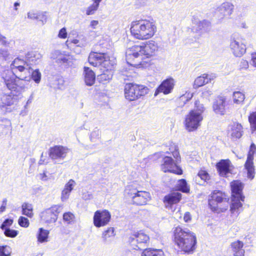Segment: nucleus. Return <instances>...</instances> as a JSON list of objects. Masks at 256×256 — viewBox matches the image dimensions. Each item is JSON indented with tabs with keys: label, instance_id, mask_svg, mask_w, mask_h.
<instances>
[{
	"label": "nucleus",
	"instance_id": "nucleus-1",
	"mask_svg": "<svg viewBox=\"0 0 256 256\" xmlns=\"http://www.w3.org/2000/svg\"><path fill=\"white\" fill-rule=\"evenodd\" d=\"M12 78L13 75L10 72L2 75V80L10 92L0 94V108L6 112L12 110L22 97V93L28 89L26 84L22 83V81H14Z\"/></svg>",
	"mask_w": 256,
	"mask_h": 256
},
{
	"label": "nucleus",
	"instance_id": "nucleus-2",
	"mask_svg": "<svg viewBox=\"0 0 256 256\" xmlns=\"http://www.w3.org/2000/svg\"><path fill=\"white\" fill-rule=\"evenodd\" d=\"M88 62L94 66H100L102 73L98 78L101 82L105 83L112 79V68L116 64L114 57L110 56L106 54L92 52L88 56Z\"/></svg>",
	"mask_w": 256,
	"mask_h": 256
},
{
	"label": "nucleus",
	"instance_id": "nucleus-3",
	"mask_svg": "<svg viewBox=\"0 0 256 256\" xmlns=\"http://www.w3.org/2000/svg\"><path fill=\"white\" fill-rule=\"evenodd\" d=\"M132 36L140 40H148L152 37L156 32L155 23L150 20L134 21L130 28Z\"/></svg>",
	"mask_w": 256,
	"mask_h": 256
},
{
	"label": "nucleus",
	"instance_id": "nucleus-4",
	"mask_svg": "<svg viewBox=\"0 0 256 256\" xmlns=\"http://www.w3.org/2000/svg\"><path fill=\"white\" fill-rule=\"evenodd\" d=\"M11 70H6L1 74V78H2V75L4 73L10 72L13 75V78L14 81H22L23 84H26L30 81V78L28 76L32 68L28 66L26 60H24L18 58L14 60L10 64Z\"/></svg>",
	"mask_w": 256,
	"mask_h": 256
},
{
	"label": "nucleus",
	"instance_id": "nucleus-5",
	"mask_svg": "<svg viewBox=\"0 0 256 256\" xmlns=\"http://www.w3.org/2000/svg\"><path fill=\"white\" fill-rule=\"evenodd\" d=\"M194 108L186 116L184 120L186 128L188 132L196 130L200 126L203 120L202 114L205 108L199 101H196Z\"/></svg>",
	"mask_w": 256,
	"mask_h": 256
},
{
	"label": "nucleus",
	"instance_id": "nucleus-6",
	"mask_svg": "<svg viewBox=\"0 0 256 256\" xmlns=\"http://www.w3.org/2000/svg\"><path fill=\"white\" fill-rule=\"evenodd\" d=\"M127 64L134 68H146L148 61L144 58L142 49L140 45H134L128 48L126 51Z\"/></svg>",
	"mask_w": 256,
	"mask_h": 256
},
{
	"label": "nucleus",
	"instance_id": "nucleus-7",
	"mask_svg": "<svg viewBox=\"0 0 256 256\" xmlns=\"http://www.w3.org/2000/svg\"><path fill=\"white\" fill-rule=\"evenodd\" d=\"M208 204L212 211L217 213L224 212L228 208V198L225 193L220 190H214L211 194Z\"/></svg>",
	"mask_w": 256,
	"mask_h": 256
},
{
	"label": "nucleus",
	"instance_id": "nucleus-8",
	"mask_svg": "<svg viewBox=\"0 0 256 256\" xmlns=\"http://www.w3.org/2000/svg\"><path fill=\"white\" fill-rule=\"evenodd\" d=\"M148 92L149 89L147 86L136 84H127L124 88L125 97L130 101L138 100Z\"/></svg>",
	"mask_w": 256,
	"mask_h": 256
},
{
	"label": "nucleus",
	"instance_id": "nucleus-9",
	"mask_svg": "<svg viewBox=\"0 0 256 256\" xmlns=\"http://www.w3.org/2000/svg\"><path fill=\"white\" fill-rule=\"evenodd\" d=\"M126 196L132 199L134 204L136 205H145L150 200V194L146 191L138 190L128 186L125 190Z\"/></svg>",
	"mask_w": 256,
	"mask_h": 256
},
{
	"label": "nucleus",
	"instance_id": "nucleus-10",
	"mask_svg": "<svg viewBox=\"0 0 256 256\" xmlns=\"http://www.w3.org/2000/svg\"><path fill=\"white\" fill-rule=\"evenodd\" d=\"M230 47L232 54L236 57H241L246 52V41L242 36L234 34L230 40Z\"/></svg>",
	"mask_w": 256,
	"mask_h": 256
},
{
	"label": "nucleus",
	"instance_id": "nucleus-11",
	"mask_svg": "<svg viewBox=\"0 0 256 256\" xmlns=\"http://www.w3.org/2000/svg\"><path fill=\"white\" fill-rule=\"evenodd\" d=\"M51 58L58 64L65 67L72 66L74 64V58L66 52L56 50L52 52Z\"/></svg>",
	"mask_w": 256,
	"mask_h": 256
},
{
	"label": "nucleus",
	"instance_id": "nucleus-12",
	"mask_svg": "<svg viewBox=\"0 0 256 256\" xmlns=\"http://www.w3.org/2000/svg\"><path fill=\"white\" fill-rule=\"evenodd\" d=\"M62 205H54L46 209L40 214L42 220L46 224L55 222L58 219V214L62 210Z\"/></svg>",
	"mask_w": 256,
	"mask_h": 256
},
{
	"label": "nucleus",
	"instance_id": "nucleus-13",
	"mask_svg": "<svg viewBox=\"0 0 256 256\" xmlns=\"http://www.w3.org/2000/svg\"><path fill=\"white\" fill-rule=\"evenodd\" d=\"M162 162L161 170L164 172H170L177 174H182V170L178 166L179 162H176V160L174 161L171 157L164 156Z\"/></svg>",
	"mask_w": 256,
	"mask_h": 256
},
{
	"label": "nucleus",
	"instance_id": "nucleus-14",
	"mask_svg": "<svg viewBox=\"0 0 256 256\" xmlns=\"http://www.w3.org/2000/svg\"><path fill=\"white\" fill-rule=\"evenodd\" d=\"M111 219V214L108 210H96L94 216L93 222L96 228H100L107 225Z\"/></svg>",
	"mask_w": 256,
	"mask_h": 256
},
{
	"label": "nucleus",
	"instance_id": "nucleus-15",
	"mask_svg": "<svg viewBox=\"0 0 256 256\" xmlns=\"http://www.w3.org/2000/svg\"><path fill=\"white\" fill-rule=\"evenodd\" d=\"M216 166L219 175L222 177L227 178L232 174L234 166L228 159L220 160Z\"/></svg>",
	"mask_w": 256,
	"mask_h": 256
},
{
	"label": "nucleus",
	"instance_id": "nucleus-16",
	"mask_svg": "<svg viewBox=\"0 0 256 256\" xmlns=\"http://www.w3.org/2000/svg\"><path fill=\"white\" fill-rule=\"evenodd\" d=\"M256 146L254 144H252L248 152L247 159L244 164L247 170L248 177L250 179L254 178V156L256 152Z\"/></svg>",
	"mask_w": 256,
	"mask_h": 256
},
{
	"label": "nucleus",
	"instance_id": "nucleus-17",
	"mask_svg": "<svg viewBox=\"0 0 256 256\" xmlns=\"http://www.w3.org/2000/svg\"><path fill=\"white\" fill-rule=\"evenodd\" d=\"M212 29L210 22L206 20H200L194 18L192 20L191 30L194 32H208Z\"/></svg>",
	"mask_w": 256,
	"mask_h": 256
},
{
	"label": "nucleus",
	"instance_id": "nucleus-18",
	"mask_svg": "<svg viewBox=\"0 0 256 256\" xmlns=\"http://www.w3.org/2000/svg\"><path fill=\"white\" fill-rule=\"evenodd\" d=\"M140 46L142 49L144 58L146 60L148 61V66L150 64V58L158 50L157 44L153 40H150L146 43H142Z\"/></svg>",
	"mask_w": 256,
	"mask_h": 256
},
{
	"label": "nucleus",
	"instance_id": "nucleus-19",
	"mask_svg": "<svg viewBox=\"0 0 256 256\" xmlns=\"http://www.w3.org/2000/svg\"><path fill=\"white\" fill-rule=\"evenodd\" d=\"M175 84V80L172 78H168L164 80L156 88L154 96L162 92L164 94H168L172 92Z\"/></svg>",
	"mask_w": 256,
	"mask_h": 256
},
{
	"label": "nucleus",
	"instance_id": "nucleus-20",
	"mask_svg": "<svg viewBox=\"0 0 256 256\" xmlns=\"http://www.w3.org/2000/svg\"><path fill=\"white\" fill-rule=\"evenodd\" d=\"M234 6L230 2L222 3L217 9L220 20L229 18L234 10Z\"/></svg>",
	"mask_w": 256,
	"mask_h": 256
},
{
	"label": "nucleus",
	"instance_id": "nucleus-21",
	"mask_svg": "<svg viewBox=\"0 0 256 256\" xmlns=\"http://www.w3.org/2000/svg\"><path fill=\"white\" fill-rule=\"evenodd\" d=\"M244 200V198L242 200L239 198L232 197L231 204L230 205V212L231 214L236 218L242 210V204Z\"/></svg>",
	"mask_w": 256,
	"mask_h": 256
},
{
	"label": "nucleus",
	"instance_id": "nucleus-22",
	"mask_svg": "<svg viewBox=\"0 0 256 256\" xmlns=\"http://www.w3.org/2000/svg\"><path fill=\"white\" fill-rule=\"evenodd\" d=\"M68 152V149L62 146H55L50 148V156L52 160L64 158Z\"/></svg>",
	"mask_w": 256,
	"mask_h": 256
},
{
	"label": "nucleus",
	"instance_id": "nucleus-23",
	"mask_svg": "<svg viewBox=\"0 0 256 256\" xmlns=\"http://www.w3.org/2000/svg\"><path fill=\"white\" fill-rule=\"evenodd\" d=\"M226 98L224 96H220L217 98L213 104V110L216 114L224 115L226 112Z\"/></svg>",
	"mask_w": 256,
	"mask_h": 256
},
{
	"label": "nucleus",
	"instance_id": "nucleus-24",
	"mask_svg": "<svg viewBox=\"0 0 256 256\" xmlns=\"http://www.w3.org/2000/svg\"><path fill=\"white\" fill-rule=\"evenodd\" d=\"M76 186V182L72 179L65 184L61 192L60 198L62 202H66L69 198L70 193Z\"/></svg>",
	"mask_w": 256,
	"mask_h": 256
},
{
	"label": "nucleus",
	"instance_id": "nucleus-25",
	"mask_svg": "<svg viewBox=\"0 0 256 256\" xmlns=\"http://www.w3.org/2000/svg\"><path fill=\"white\" fill-rule=\"evenodd\" d=\"M196 241H176V244L181 251L190 254L196 249Z\"/></svg>",
	"mask_w": 256,
	"mask_h": 256
},
{
	"label": "nucleus",
	"instance_id": "nucleus-26",
	"mask_svg": "<svg viewBox=\"0 0 256 256\" xmlns=\"http://www.w3.org/2000/svg\"><path fill=\"white\" fill-rule=\"evenodd\" d=\"M230 186L232 190V197H237L242 200L244 198L242 193L243 184L239 180H234L231 182Z\"/></svg>",
	"mask_w": 256,
	"mask_h": 256
},
{
	"label": "nucleus",
	"instance_id": "nucleus-27",
	"mask_svg": "<svg viewBox=\"0 0 256 256\" xmlns=\"http://www.w3.org/2000/svg\"><path fill=\"white\" fill-rule=\"evenodd\" d=\"M0 122L2 124H0V136H6L11 132L12 124L10 120L7 118H0Z\"/></svg>",
	"mask_w": 256,
	"mask_h": 256
},
{
	"label": "nucleus",
	"instance_id": "nucleus-28",
	"mask_svg": "<svg viewBox=\"0 0 256 256\" xmlns=\"http://www.w3.org/2000/svg\"><path fill=\"white\" fill-rule=\"evenodd\" d=\"M42 54L38 52H28L26 56V60L28 66L36 64L41 58Z\"/></svg>",
	"mask_w": 256,
	"mask_h": 256
},
{
	"label": "nucleus",
	"instance_id": "nucleus-29",
	"mask_svg": "<svg viewBox=\"0 0 256 256\" xmlns=\"http://www.w3.org/2000/svg\"><path fill=\"white\" fill-rule=\"evenodd\" d=\"M214 78V76L208 74H204L201 76H198L194 82V86L199 88L204 84L210 82Z\"/></svg>",
	"mask_w": 256,
	"mask_h": 256
},
{
	"label": "nucleus",
	"instance_id": "nucleus-30",
	"mask_svg": "<svg viewBox=\"0 0 256 256\" xmlns=\"http://www.w3.org/2000/svg\"><path fill=\"white\" fill-rule=\"evenodd\" d=\"M182 198V194L178 192H173L166 196L164 202L166 204H172L180 202Z\"/></svg>",
	"mask_w": 256,
	"mask_h": 256
},
{
	"label": "nucleus",
	"instance_id": "nucleus-31",
	"mask_svg": "<svg viewBox=\"0 0 256 256\" xmlns=\"http://www.w3.org/2000/svg\"><path fill=\"white\" fill-rule=\"evenodd\" d=\"M84 72L86 84L88 86H92L96 80L95 74L89 68L86 66L84 68Z\"/></svg>",
	"mask_w": 256,
	"mask_h": 256
},
{
	"label": "nucleus",
	"instance_id": "nucleus-32",
	"mask_svg": "<svg viewBox=\"0 0 256 256\" xmlns=\"http://www.w3.org/2000/svg\"><path fill=\"white\" fill-rule=\"evenodd\" d=\"M141 256H166V254L162 249L146 248L142 250Z\"/></svg>",
	"mask_w": 256,
	"mask_h": 256
},
{
	"label": "nucleus",
	"instance_id": "nucleus-33",
	"mask_svg": "<svg viewBox=\"0 0 256 256\" xmlns=\"http://www.w3.org/2000/svg\"><path fill=\"white\" fill-rule=\"evenodd\" d=\"M242 127L238 123H234L231 128V136L234 138H240L242 134Z\"/></svg>",
	"mask_w": 256,
	"mask_h": 256
},
{
	"label": "nucleus",
	"instance_id": "nucleus-34",
	"mask_svg": "<svg viewBox=\"0 0 256 256\" xmlns=\"http://www.w3.org/2000/svg\"><path fill=\"white\" fill-rule=\"evenodd\" d=\"M168 151H166L167 154H172L173 156L176 159V162L180 161V156L179 152L178 151V146L174 142H170L168 146Z\"/></svg>",
	"mask_w": 256,
	"mask_h": 256
},
{
	"label": "nucleus",
	"instance_id": "nucleus-35",
	"mask_svg": "<svg viewBox=\"0 0 256 256\" xmlns=\"http://www.w3.org/2000/svg\"><path fill=\"white\" fill-rule=\"evenodd\" d=\"M193 96V94L190 92H186L185 94L180 96L178 100L179 106L182 107L186 103L190 100Z\"/></svg>",
	"mask_w": 256,
	"mask_h": 256
},
{
	"label": "nucleus",
	"instance_id": "nucleus-36",
	"mask_svg": "<svg viewBox=\"0 0 256 256\" xmlns=\"http://www.w3.org/2000/svg\"><path fill=\"white\" fill-rule=\"evenodd\" d=\"M186 229L183 230L180 227L176 228L174 231V240H186Z\"/></svg>",
	"mask_w": 256,
	"mask_h": 256
},
{
	"label": "nucleus",
	"instance_id": "nucleus-37",
	"mask_svg": "<svg viewBox=\"0 0 256 256\" xmlns=\"http://www.w3.org/2000/svg\"><path fill=\"white\" fill-rule=\"evenodd\" d=\"M62 220L64 223L67 224H72L76 222V217L71 212H66L63 214Z\"/></svg>",
	"mask_w": 256,
	"mask_h": 256
},
{
	"label": "nucleus",
	"instance_id": "nucleus-38",
	"mask_svg": "<svg viewBox=\"0 0 256 256\" xmlns=\"http://www.w3.org/2000/svg\"><path fill=\"white\" fill-rule=\"evenodd\" d=\"M22 213L28 217L31 218L33 216V208L31 204L24 203L22 205Z\"/></svg>",
	"mask_w": 256,
	"mask_h": 256
},
{
	"label": "nucleus",
	"instance_id": "nucleus-39",
	"mask_svg": "<svg viewBox=\"0 0 256 256\" xmlns=\"http://www.w3.org/2000/svg\"><path fill=\"white\" fill-rule=\"evenodd\" d=\"M28 76L30 78V80H33L36 84H39L41 80L42 74L38 69H36L32 70L31 74H29Z\"/></svg>",
	"mask_w": 256,
	"mask_h": 256
},
{
	"label": "nucleus",
	"instance_id": "nucleus-40",
	"mask_svg": "<svg viewBox=\"0 0 256 256\" xmlns=\"http://www.w3.org/2000/svg\"><path fill=\"white\" fill-rule=\"evenodd\" d=\"M243 246L244 244L242 241H234L231 244L233 252L238 254H240L241 251L244 252V250L242 249Z\"/></svg>",
	"mask_w": 256,
	"mask_h": 256
},
{
	"label": "nucleus",
	"instance_id": "nucleus-41",
	"mask_svg": "<svg viewBox=\"0 0 256 256\" xmlns=\"http://www.w3.org/2000/svg\"><path fill=\"white\" fill-rule=\"evenodd\" d=\"M38 176L40 180L44 182H46L54 178L53 174L48 172L46 169L44 170L42 172H40Z\"/></svg>",
	"mask_w": 256,
	"mask_h": 256
},
{
	"label": "nucleus",
	"instance_id": "nucleus-42",
	"mask_svg": "<svg viewBox=\"0 0 256 256\" xmlns=\"http://www.w3.org/2000/svg\"><path fill=\"white\" fill-rule=\"evenodd\" d=\"M177 188L179 190L183 192L187 193L190 191V188L187 184L186 182L184 179L180 180L178 181Z\"/></svg>",
	"mask_w": 256,
	"mask_h": 256
},
{
	"label": "nucleus",
	"instance_id": "nucleus-43",
	"mask_svg": "<svg viewBox=\"0 0 256 256\" xmlns=\"http://www.w3.org/2000/svg\"><path fill=\"white\" fill-rule=\"evenodd\" d=\"M49 234V231L43 228H40L37 233L38 240H46Z\"/></svg>",
	"mask_w": 256,
	"mask_h": 256
},
{
	"label": "nucleus",
	"instance_id": "nucleus-44",
	"mask_svg": "<svg viewBox=\"0 0 256 256\" xmlns=\"http://www.w3.org/2000/svg\"><path fill=\"white\" fill-rule=\"evenodd\" d=\"M234 102L237 104H240L244 100L245 96L244 94L240 92H235L233 94Z\"/></svg>",
	"mask_w": 256,
	"mask_h": 256
},
{
	"label": "nucleus",
	"instance_id": "nucleus-45",
	"mask_svg": "<svg viewBox=\"0 0 256 256\" xmlns=\"http://www.w3.org/2000/svg\"><path fill=\"white\" fill-rule=\"evenodd\" d=\"M0 44L3 46L10 47L14 44V41L12 39L8 40L0 33Z\"/></svg>",
	"mask_w": 256,
	"mask_h": 256
},
{
	"label": "nucleus",
	"instance_id": "nucleus-46",
	"mask_svg": "<svg viewBox=\"0 0 256 256\" xmlns=\"http://www.w3.org/2000/svg\"><path fill=\"white\" fill-rule=\"evenodd\" d=\"M132 236V240H134L136 238L138 240H148L150 238L148 236L144 234L142 231L134 232Z\"/></svg>",
	"mask_w": 256,
	"mask_h": 256
},
{
	"label": "nucleus",
	"instance_id": "nucleus-47",
	"mask_svg": "<svg viewBox=\"0 0 256 256\" xmlns=\"http://www.w3.org/2000/svg\"><path fill=\"white\" fill-rule=\"evenodd\" d=\"M12 254V248L7 245L0 246V256H10Z\"/></svg>",
	"mask_w": 256,
	"mask_h": 256
},
{
	"label": "nucleus",
	"instance_id": "nucleus-48",
	"mask_svg": "<svg viewBox=\"0 0 256 256\" xmlns=\"http://www.w3.org/2000/svg\"><path fill=\"white\" fill-rule=\"evenodd\" d=\"M101 132L99 129L94 128L90 134V140L92 142H96L100 136Z\"/></svg>",
	"mask_w": 256,
	"mask_h": 256
},
{
	"label": "nucleus",
	"instance_id": "nucleus-49",
	"mask_svg": "<svg viewBox=\"0 0 256 256\" xmlns=\"http://www.w3.org/2000/svg\"><path fill=\"white\" fill-rule=\"evenodd\" d=\"M250 128L252 130H256V112H252L248 116Z\"/></svg>",
	"mask_w": 256,
	"mask_h": 256
},
{
	"label": "nucleus",
	"instance_id": "nucleus-50",
	"mask_svg": "<svg viewBox=\"0 0 256 256\" xmlns=\"http://www.w3.org/2000/svg\"><path fill=\"white\" fill-rule=\"evenodd\" d=\"M115 235L114 228H109L102 233V238L104 239L112 238Z\"/></svg>",
	"mask_w": 256,
	"mask_h": 256
},
{
	"label": "nucleus",
	"instance_id": "nucleus-51",
	"mask_svg": "<svg viewBox=\"0 0 256 256\" xmlns=\"http://www.w3.org/2000/svg\"><path fill=\"white\" fill-rule=\"evenodd\" d=\"M98 6L92 3L90 6H89L86 10V15H92L94 14L98 10Z\"/></svg>",
	"mask_w": 256,
	"mask_h": 256
},
{
	"label": "nucleus",
	"instance_id": "nucleus-52",
	"mask_svg": "<svg viewBox=\"0 0 256 256\" xmlns=\"http://www.w3.org/2000/svg\"><path fill=\"white\" fill-rule=\"evenodd\" d=\"M0 58H2L5 60H9L11 57L8 50L0 48Z\"/></svg>",
	"mask_w": 256,
	"mask_h": 256
},
{
	"label": "nucleus",
	"instance_id": "nucleus-53",
	"mask_svg": "<svg viewBox=\"0 0 256 256\" xmlns=\"http://www.w3.org/2000/svg\"><path fill=\"white\" fill-rule=\"evenodd\" d=\"M198 178H200L204 182H206L207 180H209L210 176L208 173L205 170H200L196 177V179Z\"/></svg>",
	"mask_w": 256,
	"mask_h": 256
},
{
	"label": "nucleus",
	"instance_id": "nucleus-54",
	"mask_svg": "<svg viewBox=\"0 0 256 256\" xmlns=\"http://www.w3.org/2000/svg\"><path fill=\"white\" fill-rule=\"evenodd\" d=\"M4 234L6 236L12 238L18 235V232L8 228L4 230Z\"/></svg>",
	"mask_w": 256,
	"mask_h": 256
},
{
	"label": "nucleus",
	"instance_id": "nucleus-55",
	"mask_svg": "<svg viewBox=\"0 0 256 256\" xmlns=\"http://www.w3.org/2000/svg\"><path fill=\"white\" fill-rule=\"evenodd\" d=\"M19 225L22 227L27 228L29 226V220L24 216H20L18 220Z\"/></svg>",
	"mask_w": 256,
	"mask_h": 256
},
{
	"label": "nucleus",
	"instance_id": "nucleus-56",
	"mask_svg": "<svg viewBox=\"0 0 256 256\" xmlns=\"http://www.w3.org/2000/svg\"><path fill=\"white\" fill-rule=\"evenodd\" d=\"M56 86H54V88H62L64 86V80L62 78H58L56 80H55Z\"/></svg>",
	"mask_w": 256,
	"mask_h": 256
},
{
	"label": "nucleus",
	"instance_id": "nucleus-57",
	"mask_svg": "<svg viewBox=\"0 0 256 256\" xmlns=\"http://www.w3.org/2000/svg\"><path fill=\"white\" fill-rule=\"evenodd\" d=\"M12 222L13 220L12 219H6L2 224L0 228L2 230H6V228H7L6 227L11 226Z\"/></svg>",
	"mask_w": 256,
	"mask_h": 256
},
{
	"label": "nucleus",
	"instance_id": "nucleus-58",
	"mask_svg": "<svg viewBox=\"0 0 256 256\" xmlns=\"http://www.w3.org/2000/svg\"><path fill=\"white\" fill-rule=\"evenodd\" d=\"M37 12H35L34 11H31L28 12V18L32 20H37L39 19L40 15H39Z\"/></svg>",
	"mask_w": 256,
	"mask_h": 256
},
{
	"label": "nucleus",
	"instance_id": "nucleus-59",
	"mask_svg": "<svg viewBox=\"0 0 256 256\" xmlns=\"http://www.w3.org/2000/svg\"><path fill=\"white\" fill-rule=\"evenodd\" d=\"M186 236L185 237L186 240H196V237L195 234L190 232L188 230L186 229Z\"/></svg>",
	"mask_w": 256,
	"mask_h": 256
},
{
	"label": "nucleus",
	"instance_id": "nucleus-60",
	"mask_svg": "<svg viewBox=\"0 0 256 256\" xmlns=\"http://www.w3.org/2000/svg\"><path fill=\"white\" fill-rule=\"evenodd\" d=\"M212 94V90L210 88H206L202 92V96L205 98H208Z\"/></svg>",
	"mask_w": 256,
	"mask_h": 256
},
{
	"label": "nucleus",
	"instance_id": "nucleus-61",
	"mask_svg": "<svg viewBox=\"0 0 256 256\" xmlns=\"http://www.w3.org/2000/svg\"><path fill=\"white\" fill-rule=\"evenodd\" d=\"M58 36L60 38H66L67 37L66 30L64 28H62L60 30Z\"/></svg>",
	"mask_w": 256,
	"mask_h": 256
},
{
	"label": "nucleus",
	"instance_id": "nucleus-62",
	"mask_svg": "<svg viewBox=\"0 0 256 256\" xmlns=\"http://www.w3.org/2000/svg\"><path fill=\"white\" fill-rule=\"evenodd\" d=\"M248 66H249L248 62L247 60H243V59L242 60L240 63V69L246 70V69L248 68Z\"/></svg>",
	"mask_w": 256,
	"mask_h": 256
},
{
	"label": "nucleus",
	"instance_id": "nucleus-63",
	"mask_svg": "<svg viewBox=\"0 0 256 256\" xmlns=\"http://www.w3.org/2000/svg\"><path fill=\"white\" fill-rule=\"evenodd\" d=\"M82 197L84 200H90L92 198L93 196L91 193L86 192L82 194Z\"/></svg>",
	"mask_w": 256,
	"mask_h": 256
},
{
	"label": "nucleus",
	"instance_id": "nucleus-64",
	"mask_svg": "<svg viewBox=\"0 0 256 256\" xmlns=\"http://www.w3.org/2000/svg\"><path fill=\"white\" fill-rule=\"evenodd\" d=\"M250 64L256 68V52L252 53L251 54Z\"/></svg>",
	"mask_w": 256,
	"mask_h": 256
}]
</instances>
